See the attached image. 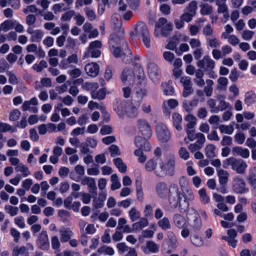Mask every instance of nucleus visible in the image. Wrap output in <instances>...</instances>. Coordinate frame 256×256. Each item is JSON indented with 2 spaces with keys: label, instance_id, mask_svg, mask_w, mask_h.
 Listing matches in <instances>:
<instances>
[{
  "label": "nucleus",
  "instance_id": "1",
  "mask_svg": "<svg viewBox=\"0 0 256 256\" xmlns=\"http://www.w3.org/2000/svg\"><path fill=\"white\" fill-rule=\"evenodd\" d=\"M175 168L176 158L172 154L166 156L164 162L162 159L154 158L148 160L145 166L147 171L152 172L156 176L160 177L174 176Z\"/></svg>",
  "mask_w": 256,
  "mask_h": 256
},
{
  "label": "nucleus",
  "instance_id": "35",
  "mask_svg": "<svg viewBox=\"0 0 256 256\" xmlns=\"http://www.w3.org/2000/svg\"><path fill=\"white\" fill-rule=\"evenodd\" d=\"M256 102V94L253 92H246L244 96V102L248 106H250Z\"/></svg>",
  "mask_w": 256,
  "mask_h": 256
},
{
  "label": "nucleus",
  "instance_id": "8",
  "mask_svg": "<svg viewBox=\"0 0 256 256\" xmlns=\"http://www.w3.org/2000/svg\"><path fill=\"white\" fill-rule=\"evenodd\" d=\"M187 222L194 231H198L202 227L201 218L198 212L194 208H190L187 214Z\"/></svg>",
  "mask_w": 256,
  "mask_h": 256
},
{
  "label": "nucleus",
  "instance_id": "63",
  "mask_svg": "<svg viewBox=\"0 0 256 256\" xmlns=\"http://www.w3.org/2000/svg\"><path fill=\"white\" fill-rule=\"evenodd\" d=\"M14 224L20 228H24L25 226L24 218L22 216H18L14 218Z\"/></svg>",
  "mask_w": 256,
  "mask_h": 256
},
{
  "label": "nucleus",
  "instance_id": "59",
  "mask_svg": "<svg viewBox=\"0 0 256 256\" xmlns=\"http://www.w3.org/2000/svg\"><path fill=\"white\" fill-rule=\"evenodd\" d=\"M75 15V12L74 10H68L63 14L60 18L62 21H70L72 18Z\"/></svg>",
  "mask_w": 256,
  "mask_h": 256
},
{
  "label": "nucleus",
  "instance_id": "11",
  "mask_svg": "<svg viewBox=\"0 0 256 256\" xmlns=\"http://www.w3.org/2000/svg\"><path fill=\"white\" fill-rule=\"evenodd\" d=\"M157 138L162 142H167L170 138V133L166 126L162 122H159L156 126Z\"/></svg>",
  "mask_w": 256,
  "mask_h": 256
},
{
  "label": "nucleus",
  "instance_id": "50",
  "mask_svg": "<svg viewBox=\"0 0 256 256\" xmlns=\"http://www.w3.org/2000/svg\"><path fill=\"white\" fill-rule=\"evenodd\" d=\"M111 182H112L111 184V189L112 190L118 189L121 186V184L118 180V176L116 174H113L110 177Z\"/></svg>",
  "mask_w": 256,
  "mask_h": 256
},
{
  "label": "nucleus",
  "instance_id": "57",
  "mask_svg": "<svg viewBox=\"0 0 256 256\" xmlns=\"http://www.w3.org/2000/svg\"><path fill=\"white\" fill-rule=\"evenodd\" d=\"M202 34L206 38L214 36V31L210 24H207L202 29Z\"/></svg>",
  "mask_w": 256,
  "mask_h": 256
},
{
  "label": "nucleus",
  "instance_id": "33",
  "mask_svg": "<svg viewBox=\"0 0 256 256\" xmlns=\"http://www.w3.org/2000/svg\"><path fill=\"white\" fill-rule=\"evenodd\" d=\"M14 169L16 172L20 173L22 176L24 178L27 177L31 174V172L29 170L28 168L22 163L16 166Z\"/></svg>",
  "mask_w": 256,
  "mask_h": 256
},
{
  "label": "nucleus",
  "instance_id": "37",
  "mask_svg": "<svg viewBox=\"0 0 256 256\" xmlns=\"http://www.w3.org/2000/svg\"><path fill=\"white\" fill-rule=\"evenodd\" d=\"M200 13L203 16L211 14L213 12L212 6L208 3H202L200 5Z\"/></svg>",
  "mask_w": 256,
  "mask_h": 256
},
{
  "label": "nucleus",
  "instance_id": "13",
  "mask_svg": "<svg viewBox=\"0 0 256 256\" xmlns=\"http://www.w3.org/2000/svg\"><path fill=\"white\" fill-rule=\"evenodd\" d=\"M147 72L150 78L154 82H156L158 80L160 76V71L156 64L154 62L148 64Z\"/></svg>",
  "mask_w": 256,
  "mask_h": 256
},
{
  "label": "nucleus",
  "instance_id": "22",
  "mask_svg": "<svg viewBox=\"0 0 256 256\" xmlns=\"http://www.w3.org/2000/svg\"><path fill=\"white\" fill-rule=\"evenodd\" d=\"M84 70L88 76L95 77L99 73L100 66L96 62L88 63L86 65Z\"/></svg>",
  "mask_w": 256,
  "mask_h": 256
},
{
  "label": "nucleus",
  "instance_id": "15",
  "mask_svg": "<svg viewBox=\"0 0 256 256\" xmlns=\"http://www.w3.org/2000/svg\"><path fill=\"white\" fill-rule=\"evenodd\" d=\"M137 126L142 134L146 138L152 136V130L150 124L144 119H139L138 120Z\"/></svg>",
  "mask_w": 256,
  "mask_h": 256
},
{
  "label": "nucleus",
  "instance_id": "52",
  "mask_svg": "<svg viewBox=\"0 0 256 256\" xmlns=\"http://www.w3.org/2000/svg\"><path fill=\"white\" fill-rule=\"evenodd\" d=\"M172 82L169 81L168 83H164L162 84L164 89V92L165 94L171 96L174 92V88L172 86Z\"/></svg>",
  "mask_w": 256,
  "mask_h": 256
},
{
  "label": "nucleus",
  "instance_id": "17",
  "mask_svg": "<svg viewBox=\"0 0 256 256\" xmlns=\"http://www.w3.org/2000/svg\"><path fill=\"white\" fill-rule=\"evenodd\" d=\"M134 71L132 69L126 68L122 74V81L125 84H133L134 79Z\"/></svg>",
  "mask_w": 256,
  "mask_h": 256
},
{
  "label": "nucleus",
  "instance_id": "43",
  "mask_svg": "<svg viewBox=\"0 0 256 256\" xmlns=\"http://www.w3.org/2000/svg\"><path fill=\"white\" fill-rule=\"evenodd\" d=\"M146 246L148 251L152 253H157L159 251V245L152 240L147 241Z\"/></svg>",
  "mask_w": 256,
  "mask_h": 256
},
{
  "label": "nucleus",
  "instance_id": "56",
  "mask_svg": "<svg viewBox=\"0 0 256 256\" xmlns=\"http://www.w3.org/2000/svg\"><path fill=\"white\" fill-rule=\"evenodd\" d=\"M134 154L138 157V161L140 163H144L147 158L141 149H136L134 152Z\"/></svg>",
  "mask_w": 256,
  "mask_h": 256
},
{
  "label": "nucleus",
  "instance_id": "14",
  "mask_svg": "<svg viewBox=\"0 0 256 256\" xmlns=\"http://www.w3.org/2000/svg\"><path fill=\"white\" fill-rule=\"evenodd\" d=\"M128 102L124 100L116 99L113 103V108L118 116L122 118L125 114Z\"/></svg>",
  "mask_w": 256,
  "mask_h": 256
},
{
  "label": "nucleus",
  "instance_id": "55",
  "mask_svg": "<svg viewBox=\"0 0 256 256\" xmlns=\"http://www.w3.org/2000/svg\"><path fill=\"white\" fill-rule=\"evenodd\" d=\"M4 210L12 216H16L18 212V207L13 206L10 205H6L4 207Z\"/></svg>",
  "mask_w": 256,
  "mask_h": 256
},
{
  "label": "nucleus",
  "instance_id": "21",
  "mask_svg": "<svg viewBox=\"0 0 256 256\" xmlns=\"http://www.w3.org/2000/svg\"><path fill=\"white\" fill-rule=\"evenodd\" d=\"M140 104L138 102L134 103L132 102H128L125 114L130 118H134L138 114V108Z\"/></svg>",
  "mask_w": 256,
  "mask_h": 256
},
{
  "label": "nucleus",
  "instance_id": "30",
  "mask_svg": "<svg viewBox=\"0 0 256 256\" xmlns=\"http://www.w3.org/2000/svg\"><path fill=\"white\" fill-rule=\"evenodd\" d=\"M81 184L84 186L87 185L92 190L96 191V182L92 178L88 176L84 178L81 180Z\"/></svg>",
  "mask_w": 256,
  "mask_h": 256
},
{
  "label": "nucleus",
  "instance_id": "38",
  "mask_svg": "<svg viewBox=\"0 0 256 256\" xmlns=\"http://www.w3.org/2000/svg\"><path fill=\"white\" fill-rule=\"evenodd\" d=\"M128 216L132 222H136L140 218V212L136 208H132L128 212Z\"/></svg>",
  "mask_w": 256,
  "mask_h": 256
},
{
  "label": "nucleus",
  "instance_id": "60",
  "mask_svg": "<svg viewBox=\"0 0 256 256\" xmlns=\"http://www.w3.org/2000/svg\"><path fill=\"white\" fill-rule=\"evenodd\" d=\"M207 105L210 108V112L213 113H217L218 109L216 106V100L213 98H210L206 102Z\"/></svg>",
  "mask_w": 256,
  "mask_h": 256
},
{
  "label": "nucleus",
  "instance_id": "24",
  "mask_svg": "<svg viewBox=\"0 0 256 256\" xmlns=\"http://www.w3.org/2000/svg\"><path fill=\"white\" fill-rule=\"evenodd\" d=\"M173 222L174 226L179 228H184L186 226V220L184 216L178 214H176L173 216Z\"/></svg>",
  "mask_w": 256,
  "mask_h": 256
},
{
  "label": "nucleus",
  "instance_id": "28",
  "mask_svg": "<svg viewBox=\"0 0 256 256\" xmlns=\"http://www.w3.org/2000/svg\"><path fill=\"white\" fill-rule=\"evenodd\" d=\"M204 76V72L202 70L198 69L196 70L195 78L194 79V82L200 87H202L205 84L204 80L203 78Z\"/></svg>",
  "mask_w": 256,
  "mask_h": 256
},
{
  "label": "nucleus",
  "instance_id": "40",
  "mask_svg": "<svg viewBox=\"0 0 256 256\" xmlns=\"http://www.w3.org/2000/svg\"><path fill=\"white\" fill-rule=\"evenodd\" d=\"M44 36V32L39 29L35 30L33 34L30 36V40L32 42H38L41 41Z\"/></svg>",
  "mask_w": 256,
  "mask_h": 256
},
{
  "label": "nucleus",
  "instance_id": "39",
  "mask_svg": "<svg viewBox=\"0 0 256 256\" xmlns=\"http://www.w3.org/2000/svg\"><path fill=\"white\" fill-rule=\"evenodd\" d=\"M198 103V100L194 98L190 102L184 101L183 102V108L186 112H190L192 111L194 108L197 106Z\"/></svg>",
  "mask_w": 256,
  "mask_h": 256
},
{
  "label": "nucleus",
  "instance_id": "62",
  "mask_svg": "<svg viewBox=\"0 0 256 256\" xmlns=\"http://www.w3.org/2000/svg\"><path fill=\"white\" fill-rule=\"evenodd\" d=\"M218 88L224 89L228 84V80L225 77H220L218 80Z\"/></svg>",
  "mask_w": 256,
  "mask_h": 256
},
{
  "label": "nucleus",
  "instance_id": "7",
  "mask_svg": "<svg viewBox=\"0 0 256 256\" xmlns=\"http://www.w3.org/2000/svg\"><path fill=\"white\" fill-rule=\"evenodd\" d=\"M110 47L114 56L116 58H121L122 62L124 63H130L132 60V53L128 49V46L126 48L122 46Z\"/></svg>",
  "mask_w": 256,
  "mask_h": 256
},
{
  "label": "nucleus",
  "instance_id": "23",
  "mask_svg": "<svg viewBox=\"0 0 256 256\" xmlns=\"http://www.w3.org/2000/svg\"><path fill=\"white\" fill-rule=\"evenodd\" d=\"M168 238V253H171L173 250H175L178 246V241L174 234L172 232H168L167 234Z\"/></svg>",
  "mask_w": 256,
  "mask_h": 256
},
{
  "label": "nucleus",
  "instance_id": "64",
  "mask_svg": "<svg viewBox=\"0 0 256 256\" xmlns=\"http://www.w3.org/2000/svg\"><path fill=\"white\" fill-rule=\"evenodd\" d=\"M191 242L194 245L198 247L201 246L204 244L202 238L198 236V235H194L191 238Z\"/></svg>",
  "mask_w": 256,
  "mask_h": 256
},
{
  "label": "nucleus",
  "instance_id": "10",
  "mask_svg": "<svg viewBox=\"0 0 256 256\" xmlns=\"http://www.w3.org/2000/svg\"><path fill=\"white\" fill-rule=\"evenodd\" d=\"M233 192L238 194H242L248 192V188L246 186L245 181L238 176L234 178L232 182Z\"/></svg>",
  "mask_w": 256,
  "mask_h": 256
},
{
  "label": "nucleus",
  "instance_id": "5",
  "mask_svg": "<svg viewBox=\"0 0 256 256\" xmlns=\"http://www.w3.org/2000/svg\"><path fill=\"white\" fill-rule=\"evenodd\" d=\"M172 30V24L168 22L166 18H161L156 24L154 34L156 36H167Z\"/></svg>",
  "mask_w": 256,
  "mask_h": 256
},
{
  "label": "nucleus",
  "instance_id": "26",
  "mask_svg": "<svg viewBox=\"0 0 256 256\" xmlns=\"http://www.w3.org/2000/svg\"><path fill=\"white\" fill-rule=\"evenodd\" d=\"M232 152L234 156H239L244 158H248L250 156V151L248 148H243L238 146H234Z\"/></svg>",
  "mask_w": 256,
  "mask_h": 256
},
{
  "label": "nucleus",
  "instance_id": "48",
  "mask_svg": "<svg viewBox=\"0 0 256 256\" xmlns=\"http://www.w3.org/2000/svg\"><path fill=\"white\" fill-rule=\"evenodd\" d=\"M142 182L140 180H136V191L137 198L139 201H142L144 200V192L142 186Z\"/></svg>",
  "mask_w": 256,
  "mask_h": 256
},
{
  "label": "nucleus",
  "instance_id": "27",
  "mask_svg": "<svg viewBox=\"0 0 256 256\" xmlns=\"http://www.w3.org/2000/svg\"><path fill=\"white\" fill-rule=\"evenodd\" d=\"M60 240L62 242H68L73 235L72 232L68 228H62L60 230Z\"/></svg>",
  "mask_w": 256,
  "mask_h": 256
},
{
  "label": "nucleus",
  "instance_id": "18",
  "mask_svg": "<svg viewBox=\"0 0 256 256\" xmlns=\"http://www.w3.org/2000/svg\"><path fill=\"white\" fill-rule=\"evenodd\" d=\"M38 104V100L36 97L32 98L28 100H26L22 106L23 111L29 110L34 113H36L38 112V108L36 107L33 106Z\"/></svg>",
  "mask_w": 256,
  "mask_h": 256
},
{
  "label": "nucleus",
  "instance_id": "4",
  "mask_svg": "<svg viewBox=\"0 0 256 256\" xmlns=\"http://www.w3.org/2000/svg\"><path fill=\"white\" fill-rule=\"evenodd\" d=\"M230 166L232 169L238 174H243L248 168L246 162L242 159H237L234 157H230L223 162V166L225 168Z\"/></svg>",
  "mask_w": 256,
  "mask_h": 256
},
{
  "label": "nucleus",
  "instance_id": "2",
  "mask_svg": "<svg viewBox=\"0 0 256 256\" xmlns=\"http://www.w3.org/2000/svg\"><path fill=\"white\" fill-rule=\"evenodd\" d=\"M155 190L162 198H166L168 194L169 203L174 208L178 206V201L182 199V192L175 184H171L168 188L166 183L159 182L156 185Z\"/></svg>",
  "mask_w": 256,
  "mask_h": 256
},
{
  "label": "nucleus",
  "instance_id": "36",
  "mask_svg": "<svg viewBox=\"0 0 256 256\" xmlns=\"http://www.w3.org/2000/svg\"><path fill=\"white\" fill-rule=\"evenodd\" d=\"M158 225L164 230H168L172 228L170 220L166 217H164L160 220L158 222Z\"/></svg>",
  "mask_w": 256,
  "mask_h": 256
},
{
  "label": "nucleus",
  "instance_id": "3",
  "mask_svg": "<svg viewBox=\"0 0 256 256\" xmlns=\"http://www.w3.org/2000/svg\"><path fill=\"white\" fill-rule=\"evenodd\" d=\"M135 36L140 38L146 48L151 46L150 38L148 28L143 22H138L134 27V30L132 33V36Z\"/></svg>",
  "mask_w": 256,
  "mask_h": 256
},
{
  "label": "nucleus",
  "instance_id": "53",
  "mask_svg": "<svg viewBox=\"0 0 256 256\" xmlns=\"http://www.w3.org/2000/svg\"><path fill=\"white\" fill-rule=\"evenodd\" d=\"M218 128L221 133L231 134L234 131V128L232 125L220 124Z\"/></svg>",
  "mask_w": 256,
  "mask_h": 256
},
{
  "label": "nucleus",
  "instance_id": "58",
  "mask_svg": "<svg viewBox=\"0 0 256 256\" xmlns=\"http://www.w3.org/2000/svg\"><path fill=\"white\" fill-rule=\"evenodd\" d=\"M162 56L166 62L170 64L172 62L175 58L174 54L169 51L164 52L162 54Z\"/></svg>",
  "mask_w": 256,
  "mask_h": 256
},
{
  "label": "nucleus",
  "instance_id": "6",
  "mask_svg": "<svg viewBox=\"0 0 256 256\" xmlns=\"http://www.w3.org/2000/svg\"><path fill=\"white\" fill-rule=\"evenodd\" d=\"M135 71L136 81L141 86L140 89L137 90L136 94L138 97L142 98L146 94V90L144 88L146 84V78L143 69L139 64H136L135 66Z\"/></svg>",
  "mask_w": 256,
  "mask_h": 256
},
{
  "label": "nucleus",
  "instance_id": "31",
  "mask_svg": "<svg viewBox=\"0 0 256 256\" xmlns=\"http://www.w3.org/2000/svg\"><path fill=\"white\" fill-rule=\"evenodd\" d=\"M140 220L132 224V227L134 228V232L137 230H141L147 226L148 225V222L146 218H140Z\"/></svg>",
  "mask_w": 256,
  "mask_h": 256
},
{
  "label": "nucleus",
  "instance_id": "9",
  "mask_svg": "<svg viewBox=\"0 0 256 256\" xmlns=\"http://www.w3.org/2000/svg\"><path fill=\"white\" fill-rule=\"evenodd\" d=\"M182 191L184 195L182 194V199L178 201V203L179 204L180 212H184L189 206V202L188 200H193L194 196L192 190L188 188H186Z\"/></svg>",
  "mask_w": 256,
  "mask_h": 256
},
{
  "label": "nucleus",
  "instance_id": "45",
  "mask_svg": "<svg viewBox=\"0 0 256 256\" xmlns=\"http://www.w3.org/2000/svg\"><path fill=\"white\" fill-rule=\"evenodd\" d=\"M98 87L97 82H86L82 84V88L84 90L91 91V92L96 90Z\"/></svg>",
  "mask_w": 256,
  "mask_h": 256
},
{
  "label": "nucleus",
  "instance_id": "41",
  "mask_svg": "<svg viewBox=\"0 0 256 256\" xmlns=\"http://www.w3.org/2000/svg\"><path fill=\"white\" fill-rule=\"evenodd\" d=\"M198 8V2L196 0H192L190 2L188 6H186L184 11L192 14L194 16L196 14V10Z\"/></svg>",
  "mask_w": 256,
  "mask_h": 256
},
{
  "label": "nucleus",
  "instance_id": "47",
  "mask_svg": "<svg viewBox=\"0 0 256 256\" xmlns=\"http://www.w3.org/2000/svg\"><path fill=\"white\" fill-rule=\"evenodd\" d=\"M14 22H16L15 20H8L4 22L1 24L2 30L4 32H6L14 28Z\"/></svg>",
  "mask_w": 256,
  "mask_h": 256
},
{
  "label": "nucleus",
  "instance_id": "51",
  "mask_svg": "<svg viewBox=\"0 0 256 256\" xmlns=\"http://www.w3.org/2000/svg\"><path fill=\"white\" fill-rule=\"evenodd\" d=\"M198 194L200 196V201L202 204H207L210 202V198L204 188H200L198 190Z\"/></svg>",
  "mask_w": 256,
  "mask_h": 256
},
{
  "label": "nucleus",
  "instance_id": "12",
  "mask_svg": "<svg viewBox=\"0 0 256 256\" xmlns=\"http://www.w3.org/2000/svg\"><path fill=\"white\" fill-rule=\"evenodd\" d=\"M102 46V44L100 40H96L91 42L88 48L86 56L92 58H98L101 54L100 49Z\"/></svg>",
  "mask_w": 256,
  "mask_h": 256
},
{
  "label": "nucleus",
  "instance_id": "49",
  "mask_svg": "<svg viewBox=\"0 0 256 256\" xmlns=\"http://www.w3.org/2000/svg\"><path fill=\"white\" fill-rule=\"evenodd\" d=\"M205 152L206 156L210 158H214L216 156V146L210 144L206 146Z\"/></svg>",
  "mask_w": 256,
  "mask_h": 256
},
{
  "label": "nucleus",
  "instance_id": "46",
  "mask_svg": "<svg viewBox=\"0 0 256 256\" xmlns=\"http://www.w3.org/2000/svg\"><path fill=\"white\" fill-rule=\"evenodd\" d=\"M114 163L118 168V170L122 173H124L126 170V166L123 162L122 160L120 158H116L113 160Z\"/></svg>",
  "mask_w": 256,
  "mask_h": 256
},
{
  "label": "nucleus",
  "instance_id": "29",
  "mask_svg": "<svg viewBox=\"0 0 256 256\" xmlns=\"http://www.w3.org/2000/svg\"><path fill=\"white\" fill-rule=\"evenodd\" d=\"M186 122L185 130L194 129L196 124V118L192 114H188L184 117Z\"/></svg>",
  "mask_w": 256,
  "mask_h": 256
},
{
  "label": "nucleus",
  "instance_id": "25",
  "mask_svg": "<svg viewBox=\"0 0 256 256\" xmlns=\"http://www.w3.org/2000/svg\"><path fill=\"white\" fill-rule=\"evenodd\" d=\"M216 172L220 184L222 186L226 184L228 181L230 175L228 172L226 170L220 168H217Z\"/></svg>",
  "mask_w": 256,
  "mask_h": 256
},
{
  "label": "nucleus",
  "instance_id": "54",
  "mask_svg": "<svg viewBox=\"0 0 256 256\" xmlns=\"http://www.w3.org/2000/svg\"><path fill=\"white\" fill-rule=\"evenodd\" d=\"M0 131L3 132H16V130L10 124L0 122Z\"/></svg>",
  "mask_w": 256,
  "mask_h": 256
},
{
  "label": "nucleus",
  "instance_id": "16",
  "mask_svg": "<svg viewBox=\"0 0 256 256\" xmlns=\"http://www.w3.org/2000/svg\"><path fill=\"white\" fill-rule=\"evenodd\" d=\"M198 66L204 68L205 71L213 70L215 67V62L210 56H206L197 62Z\"/></svg>",
  "mask_w": 256,
  "mask_h": 256
},
{
  "label": "nucleus",
  "instance_id": "34",
  "mask_svg": "<svg viewBox=\"0 0 256 256\" xmlns=\"http://www.w3.org/2000/svg\"><path fill=\"white\" fill-rule=\"evenodd\" d=\"M206 41L208 46L213 49L218 48L220 46V42L215 36L206 38Z\"/></svg>",
  "mask_w": 256,
  "mask_h": 256
},
{
  "label": "nucleus",
  "instance_id": "44",
  "mask_svg": "<svg viewBox=\"0 0 256 256\" xmlns=\"http://www.w3.org/2000/svg\"><path fill=\"white\" fill-rule=\"evenodd\" d=\"M217 99L219 100V104L216 107L218 112L219 111H222L228 108L230 104L224 100V97L222 96H218Z\"/></svg>",
  "mask_w": 256,
  "mask_h": 256
},
{
  "label": "nucleus",
  "instance_id": "20",
  "mask_svg": "<svg viewBox=\"0 0 256 256\" xmlns=\"http://www.w3.org/2000/svg\"><path fill=\"white\" fill-rule=\"evenodd\" d=\"M37 244L42 250H46L49 247V240L47 232L42 230L38 235Z\"/></svg>",
  "mask_w": 256,
  "mask_h": 256
},
{
  "label": "nucleus",
  "instance_id": "61",
  "mask_svg": "<svg viewBox=\"0 0 256 256\" xmlns=\"http://www.w3.org/2000/svg\"><path fill=\"white\" fill-rule=\"evenodd\" d=\"M60 240L57 236H53L51 238L52 247L54 250H56L60 248Z\"/></svg>",
  "mask_w": 256,
  "mask_h": 256
},
{
  "label": "nucleus",
  "instance_id": "32",
  "mask_svg": "<svg viewBox=\"0 0 256 256\" xmlns=\"http://www.w3.org/2000/svg\"><path fill=\"white\" fill-rule=\"evenodd\" d=\"M172 119L173 121V124L175 128L178 131L182 130V116L177 112H174L172 116Z\"/></svg>",
  "mask_w": 256,
  "mask_h": 256
},
{
  "label": "nucleus",
  "instance_id": "19",
  "mask_svg": "<svg viewBox=\"0 0 256 256\" xmlns=\"http://www.w3.org/2000/svg\"><path fill=\"white\" fill-rule=\"evenodd\" d=\"M109 42L110 46H122L126 48L128 46V42L124 37H120L116 34L110 36Z\"/></svg>",
  "mask_w": 256,
  "mask_h": 256
},
{
  "label": "nucleus",
  "instance_id": "42",
  "mask_svg": "<svg viewBox=\"0 0 256 256\" xmlns=\"http://www.w3.org/2000/svg\"><path fill=\"white\" fill-rule=\"evenodd\" d=\"M106 96V88H102L98 91L91 92V96L93 99H98V100H104Z\"/></svg>",
  "mask_w": 256,
  "mask_h": 256
}]
</instances>
